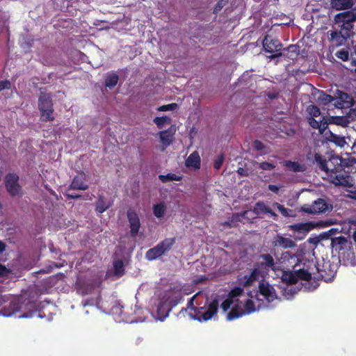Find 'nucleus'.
<instances>
[{"label": "nucleus", "mask_w": 356, "mask_h": 356, "mask_svg": "<svg viewBox=\"0 0 356 356\" xmlns=\"http://www.w3.org/2000/svg\"><path fill=\"white\" fill-rule=\"evenodd\" d=\"M238 221V216H233L231 219V220L226 221L223 223L225 226H227L228 227H233L235 225H234V222Z\"/></svg>", "instance_id": "nucleus-54"}, {"label": "nucleus", "mask_w": 356, "mask_h": 356, "mask_svg": "<svg viewBox=\"0 0 356 356\" xmlns=\"http://www.w3.org/2000/svg\"><path fill=\"white\" fill-rule=\"evenodd\" d=\"M176 128L175 125L170 126L168 129L159 131V134L163 145L167 147L172 144Z\"/></svg>", "instance_id": "nucleus-14"}, {"label": "nucleus", "mask_w": 356, "mask_h": 356, "mask_svg": "<svg viewBox=\"0 0 356 356\" xmlns=\"http://www.w3.org/2000/svg\"><path fill=\"white\" fill-rule=\"evenodd\" d=\"M65 196H66L68 200H76V199H79L81 197V195L70 194V193H65Z\"/></svg>", "instance_id": "nucleus-58"}, {"label": "nucleus", "mask_w": 356, "mask_h": 356, "mask_svg": "<svg viewBox=\"0 0 356 356\" xmlns=\"http://www.w3.org/2000/svg\"><path fill=\"white\" fill-rule=\"evenodd\" d=\"M272 243L275 247H282L284 249L291 248L296 246V243L289 238L284 237L277 234L274 237Z\"/></svg>", "instance_id": "nucleus-16"}, {"label": "nucleus", "mask_w": 356, "mask_h": 356, "mask_svg": "<svg viewBox=\"0 0 356 356\" xmlns=\"http://www.w3.org/2000/svg\"><path fill=\"white\" fill-rule=\"evenodd\" d=\"M88 188V185L86 182V175L83 172L74 176L68 186V190L86 191Z\"/></svg>", "instance_id": "nucleus-13"}, {"label": "nucleus", "mask_w": 356, "mask_h": 356, "mask_svg": "<svg viewBox=\"0 0 356 356\" xmlns=\"http://www.w3.org/2000/svg\"><path fill=\"white\" fill-rule=\"evenodd\" d=\"M355 0H330V6L336 10H349L353 8Z\"/></svg>", "instance_id": "nucleus-15"}, {"label": "nucleus", "mask_w": 356, "mask_h": 356, "mask_svg": "<svg viewBox=\"0 0 356 356\" xmlns=\"http://www.w3.org/2000/svg\"><path fill=\"white\" fill-rule=\"evenodd\" d=\"M331 245L335 251L340 252L346 249L349 246V243L346 237L340 236L332 238Z\"/></svg>", "instance_id": "nucleus-19"}, {"label": "nucleus", "mask_w": 356, "mask_h": 356, "mask_svg": "<svg viewBox=\"0 0 356 356\" xmlns=\"http://www.w3.org/2000/svg\"><path fill=\"white\" fill-rule=\"evenodd\" d=\"M125 273L124 262L121 259L113 261V273L118 277H122Z\"/></svg>", "instance_id": "nucleus-30"}, {"label": "nucleus", "mask_w": 356, "mask_h": 356, "mask_svg": "<svg viewBox=\"0 0 356 356\" xmlns=\"http://www.w3.org/2000/svg\"><path fill=\"white\" fill-rule=\"evenodd\" d=\"M275 206L277 208L279 211L282 213V216L285 217L289 216L288 209L285 208L282 204H280L279 203H275Z\"/></svg>", "instance_id": "nucleus-48"}, {"label": "nucleus", "mask_w": 356, "mask_h": 356, "mask_svg": "<svg viewBox=\"0 0 356 356\" xmlns=\"http://www.w3.org/2000/svg\"><path fill=\"white\" fill-rule=\"evenodd\" d=\"M278 95L279 93L276 92H269L267 93V97L270 99H275L277 98Z\"/></svg>", "instance_id": "nucleus-60"}, {"label": "nucleus", "mask_w": 356, "mask_h": 356, "mask_svg": "<svg viewBox=\"0 0 356 356\" xmlns=\"http://www.w3.org/2000/svg\"><path fill=\"white\" fill-rule=\"evenodd\" d=\"M252 211L257 216H259L262 213H266L267 212H270V207L266 206L264 202L259 201L255 204Z\"/></svg>", "instance_id": "nucleus-31"}, {"label": "nucleus", "mask_w": 356, "mask_h": 356, "mask_svg": "<svg viewBox=\"0 0 356 356\" xmlns=\"http://www.w3.org/2000/svg\"><path fill=\"white\" fill-rule=\"evenodd\" d=\"M343 169L341 163L332 168L327 175L330 181L338 186L351 187L353 179L350 175L343 174Z\"/></svg>", "instance_id": "nucleus-4"}, {"label": "nucleus", "mask_w": 356, "mask_h": 356, "mask_svg": "<svg viewBox=\"0 0 356 356\" xmlns=\"http://www.w3.org/2000/svg\"><path fill=\"white\" fill-rule=\"evenodd\" d=\"M54 110V109H47L44 111H40V120L42 122H51L54 120V117L53 115Z\"/></svg>", "instance_id": "nucleus-34"}, {"label": "nucleus", "mask_w": 356, "mask_h": 356, "mask_svg": "<svg viewBox=\"0 0 356 356\" xmlns=\"http://www.w3.org/2000/svg\"><path fill=\"white\" fill-rule=\"evenodd\" d=\"M153 121L159 129H162L165 124H170L171 119L168 116L156 117Z\"/></svg>", "instance_id": "nucleus-36"}, {"label": "nucleus", "mask_w": 356, "mask_h": 356, "mask_svg": "<svg viewBox=\"0 0 356 356\" xmlns=\"http://www.w3.org/2000/svg\"><path fill=\"white\" fill-rule=\"evenodd\" d=\"M267 214H270V216L273 217L274 219H276L277 215L270 208V212H267Z\"/></svg>", "instance_id": "nucleus-63"}, {"label": "nucleus", "mask_w": 356, "mask_h": 356, "mask_svg": "<svg viewBox=\"0 0 356 356\" xmlns=\"http://www.w3.org/2000/svg\"><path fill=\"white\" fill-rule=\"evenodd\" d=\"M259 168L263 170H272L275 168L273 163L264 161L259 164Z\"/></svg>", "instance_id": "nucleus-43"}, {"label": "nucleus", "mask_w": 356, "mask_h": 356, "mask_svg": "<svg viewBox=\"0 0 356 356\" xmlns=\"http://www.w3.org/2000/svg\"><path fill=\"white\" fill-rule=\"evenodd\" d=\"M237 172L238 175H242V176L248 175V174L245 173V170L243 168H238V169L237 170Z\"/></svg>", "instance_id": "nucleus-61"}, {"label": "nucleus", "mask_w": 356, "mask_h": 356, "mask_svg": "<svg viewBox=\"0 0 356 356\" xmlns=\"http://www.w3.org/2000/svg\"><path fill=\"white\" fill-rule=\"evenodd\" d=\"M330 122L343 127H347L350 122L348 118L345 116H334L330 118Z\"/></svg>", "instance_id": "nucleus-32"}, {"label": "nucleus", "mask_w": 356, "mask_h": 356, "mask_svg": "<svg viewBox=\"0 0 356 356\" xmlns=\"http://www.w3.org/2000/svg\"><path fill=\"white\" fill-rule=\"evenodd\" d=\"M19 176L15 173H8L5 177L6 188L13 197L22 195V187L19 184Z\"/></svg>", "instance_id": "nucleus-7"}, {"label": "nucleus", "mask_w": 356, "mask_h": 356, "mask_svg": "<svg viewBox=\"0 0 356 356\" xmlns=\"http://www.w3.org/2000/svg\"><path fill=\"white\" fill-rule=\"evenodd\" d=\"M329 210V204L323 199L318 198L313 202L308 208L305 209V211L311 214L324 213Z\"/></svg>", "instance_id": "nucleus-12"}, {"label": "nucleus", "mask_w": 356, "mask_h": 356, "mask_svg": "<svg viewBox=\"0 0 356 356\" xmlns=\"http://www.w3.org/2000/svg\"><path fill=\"white\" fill-rule=\"evenodd\" d=\"M159 180L163 183H167L171 181H181L182 179V177L179 176L174 173H168L165 175H161L159 176Z\"/></svg>", "instance_id": "nucleus-33"}, {"label": "nucleus", "mask_w": 356, "mask_h": 356, "mask_svg": "<svg viewBox=\"0 0 356 356\" xmlns=\"http://www.w3.org/2000/svg\"><path fill=\"white\" fill-rule=\"evenodd\" d=\"M285 165L286 167L291 168L295 172H300L302 170L300 165L298 162L289 161L286 162Z\"/></svg>", "instance_id": "nucleus-45"}, {"label": "nucleus", "mask_w": 356, "mask_h": 356, "mask_svg": "<svg viewBox=\"0 0 356 356\" xmlns=\"http://www.w3.org/2000/svg\"><path fill=\"white\" fill-rule=\"evenodd\" d=\"M355 22L356 8L336 14L334 16L332 26L353 37Z\"/></svg>", "instance_id": "nucleus-1"}, {"label": "nucleus", "mask_w": 356, "mask_h": 356, "mask_svg": "<svg viewBox=\"0 0 356 356\" xmlns=\"http://www.w3.org/2000/svg\"><path fill=\"white\" fill-rule=\"evenodd\" d=\"M224 161H225V156L223 155V154H219L215 159H214V161H213V168L216 170H218L221 166L222 165L223 163H224Z\"/></svg>", "instance_id": "nucleus-39"}, {"label": "nucleus", "mask_w": 356, "mask_h": 356, "mask_svg": "<svg viewBox=\"0 0 356 356\" xmlns=\"http://www.w3.org/2000/svg\"><path fill=\"white\" fill-rule=\"evenodd\" d=\"M176 242L175 238H166L159 242L155 247L146 252L145 257L149 261H153L168 252Z\"/></svg>", "instance_id": "nucleus-3"}, {"label": "nucleus", "mask_w": 356, "mask_h": 356, "mask_svg": "<svg viewBox=\"0 0 356 356\" xmlns=\"http://www.w3.org/2000/svg\"><path fill=\"white\" fill-rule=\"evenodd\" d=\"M165 211V206L163 202L153 206L154 215L158 218H162L164 216Z\"/></svg>", "instance_id": "nucleus-35"}, {"label": "nucleus", "mask_w": 356, "mask_h": 356, "mask_svg": "<svg viewBox=\"0 0 356 356\" xmlns=\"http://www.w3.org/2000/svg\"><path fill=\"white\" fill-rule=\"evenodd\" d=\"M314 227L312 222H300L289 226L291 230L303 234L305 236Z\"/></svg>", "instance_id": "nucleus-21"}, {"label": "nucleus", "mask_w": 356, "mask_h": 356, "mask_svg": "<svg viewBox=\"0 0 356 356\" xmlns=\"http://www.w3.org/2000/svg\"><path fill=\"white\" fill-rule=\"evenodd\" d=\"M245 314L244 311L238 305H235L227 316L228 321H233L238 318Z\"/></svg>", "instance_id": "nucleus-29"}, {"label": "nucleus", "mask_w": 356, "mask_h": 356, "mask_svg": "<svg viewBox=\"0 0 356 356\" xmlns=\"http://www.w3.org/2000/svg\"><path fill=\"white\" fill-rule=\"evenodd\" d=\"M351 38L353 37L348 33H345L332 26L327 32V38L330 44V48L332 49L345 46L348 40Z\"/></svg>", "instance_id": "nucleus-5"}, {"label": "nucleus", "mask_w": 356, "mask_h": 356, "mask_svg": "<svg viewBox=\"0 0 356 356\" xmlns=\"http://www.w3.org/2000/svg\"><path fill=\"white\" fill-rule=\"evenodd\" d=\"M198 293H196L195 295H194L193 297H191L188 302H187V308L188 309H190L191 310H193L195 312L196 310V308L194 307V300H195V298H196V296H197Z\"/></svg>", "instance_id": "nucleus-53"}, {"label": "nucleus", "mask_w": 356, "mask_h": 356, "mask_svg": "<svg viewBox=\"0 0 356 356\" xmlns=\"http://www.w3.org/2000/svg\"><path fill=\"white\" fill-rule=\"evenodd\" d=\"M127 216L131 229L130 234L132 237H135L138 234L140 227L138 215L135 210L129 209L127 211Z\"/></svg>", "instance_id": "nucleus-11"}, {"label": "nucleus", "mask_w": 356, "mask_h": 356, "mask_svg": "<svg viewBox=\"0 0 356 356\" xmlns=\"http://www.w3.org/2000/svg\"><path fill=\"white\" fill-rule=\"evenodd\" d=\"M10 270L5 266L0 264V277H7Z\"/></svg>", "instance_id": "nucleus-55"}, {"label": "nucleus", "mask_w": 356, "mask_h": 356, "mask_svg": "<svg viewBox=\"0 0 356 356\" xmlns=\"http://www.w3.org/2000/svg\"><path fill=\"white\" fill-rule=\"evenodd\" d=\"M111 207V203L108 202L104 195H99L96 201V211L102 213Z\"/></svg>", "instance_id": "nucleus-27"}, {"label": "nucleus", "mask_w": 356, "mask_h": 356, "mask_svg": "<svg viewBox=\"0 0 356 356\" xmlns=\"http://www.w3.org/2000/svg\"><path fill=\"white\" fill-rule=\"evenodd\" d=\"M335 56L343 61H347L349 58V52L347 49H342L338 51Z\"/></svg>", "instance_id": "nucleus-40"}, {"label": "nucleus", "mask_w": 356, "mask_h": 356, "mask_svg": "<svg viewBox=\"0 0 356 356\" xmlns=\"http://www.w3.org/2000/svg\"><path fill=\"white\" fill-rule=\"evenodd\" d=\"M262 44L266 52L273 54L268 56L270 60L282 56V44L278 39L273 38L270 35H267L264 37Z\"/></svg>", "instance_id": "nucleus-6"}, {"label": "nucleus", "mask_w": 356, "mask_h": 356, "mask_svg": "<svg viewBox=\"0 0 356 356\" xmlns=\"http://www.w3.org/2000/svg\"><path fill=\"white\" fill-rule=\"evenodd\" d=\"M183 298L184 296L181 289L175 286L165 291L163 299L173 308L183 300Z\"/></svg>", "instance_id": "nucleus-8"}, {"label": "nucleus", "mask_w": 356, "mask_h": 356, "mask_svg": "<svg viewBox=\"0 0 356 356\" xmlns=\"http://www.w3.org/2000/svg\"><path fill=\"white\" fill-rule=\"evenodd\" d=\"M186 166L188 168H194L199 169L200 168L201 159L197 152L191 153L186 159L185 162Z\"/></svg>", "instance_id": "nucleus-24"}, {"label": "nucleus", "mask_w": 356, "mask_h": 356, "mask_svg": "<svg viewBox=\"0 0 356 356\" xmlns=\"http://www.w3.org/2000/svg\"><path fill=\"white\" fill-rule=\"evenodd\" d=\"M252 145H253L254 148L255 149H257V151H262L265 148L264 144L259 140H254Z\"/></svg>", "instance_id": "nucleus-51"}, {"label": "nucleus", "mask_w": 356, "mask_h": 356, "mask_svg": "<svg viewBox=\"0 0 356 356\" xmlns=\"http://www.w3.org/2000/svg\"><path fill=\"white\" fill-rule=\"evenodd\" d=\"M234 300L228 297L222 302L221 309L223 310V312H227L230 308Z\"/></svg>", "instance_id": "nucleus-46"}, {"label": "nucleus", "mask_w": 356, "mask_h": 356, "mask_svg": "<svg viewBox=\"0 0 356 356\" xmlns=\"http://www.w3.org/2000/svg\"><path fill=\"white\" fill-rule=\"evenodd\" d=\"M11 88V83L8 80L0 81V92L5 89H10Z\"/></svg>", "instance_id": "nucleus-52"}, {"label": "nucleus", "mask_w": 356, "mask_h": 356, "mask_svg": "<svg viewBox=\"0 0 356 356\" xmlns=\"http://www.w3.org/2000/svg\"><path fill=\"white\" fill-rule=\"evenodd\" d=\"M227 3V0H219L216 4L213 13L218 14Z\"/></svg>", "instance_id": "nucleus-44"}, {"label": "nucleus", "mask_w": 356, "mask_h": 356, "mask_svg": "<svg viewBox=\"0 0 356 356\" xmlns=\"http://www.w3.org/2000/svg\"><path fill=\"white\" fill-rule=\"evenodd\" d=\"M298 281V277H296V270L293 273H291L289 275L288 282L291 284H296Z\"/></svg>", "instance_id": "nucleus-56"}, {"label": "nucleus", "mask_w": 356, "mask_h": 356, "mask_svg": "<svg viewBox=\"0 0 356 356\" xmlns=\"http://www.w3.org/2000/svg\"><path fill=\"white\" fill-rule=\"evenodd\" d=\"M334 97L326 94L324 91L318 90L317 96V102L320 106H333Z\"/></svg>", "instance_id": "nucleus-25"}, {"label": "nucleus", "mask_w": 356, "mask_h": 356, "mask_svg": "<svg viewBox=\"0 0 356 356\" xmlns=\"http://www.w3.org/2000/svg\"><path fill=\"white\" fill-rule=\"evenodd\" d=\"M352 238L354 243L356 244V229L353 232Z\"/></svg>", "instance_id": "nucleus-64"}, {"label": "nucleus", "mask_w": 356, "mask_h": 356, "mask_svg": "<svg viewBox=\"0 0 356 356\" xmlns=\"http://www.w3.org/2000/svg\"><path fill=\"white\" fill-rule=\"evenodd\" d=\"M259 293L265 297L267 301L272 302L275 300L276 295L273 287L264 283L259 284Z\"/></svg>", "instance_id": "nucleus-18"}, {"label": "nucleus", "mask_w": 356, "mask_h": 356, "mask_svg": "<svg viewBox=\"0 0 356 356\" xmlns=\"http://www.w3.org/2000/svg\"><path fill=\"white\" fill-rule=\"evenodd\" d=\"M119 81V76L115 72L108 74L104 80V86L109 89L114 88L118 84Z\"/></svg>", "instance_id": "nucleus-28"}, {"label": "nucleus", "mask_w": 356, "mask_h": 356, "mask_svg": "<svg viewBox=\"0 0 356 356\" xmlns=\"http://www.w3.org/2000/svg\"><path fill=\"white\" fill-rule=\"evenodd\" d=\"M218 301L216 299L213 300L208 305L207 310L201 315L204 321L211 319L218 312Z\"/></svg>", "instance_id": "nucleus-20"}, {"label": "nucleus", "mask_w": 356, "mask_h": 356, "mask_svg": "<svg viewBox=\"0 0 356 356\" xmlns=\"http://www.w3.org/2000/svg\"><path fill=\"white\" fill-rule=\"evenodd\" d=\"M320 121L316 120L314 118H308V122L309 125L315 129H318V128L321 127V123H319Z\"/></svg>", "instance_id": "nucleus-49"}, {"label": "nucleus", "mask_w": 356, "mask_h": 356, "mask_svg": "<svg viewBox=\"0 0 356 356\" xmlns=\"http://www.w3.org/2000/svg\"><path fill=\"white\" fill-rule=\"evenodd\" d=\"M314 267H310L309 268L313 270L315 268L316 273L314 271H308L305 269H298L296 270V277H298V280L309 281L312 279V275H314V279L320 280H323L326 282H331L334 277V272L332 270H329V273H327L326 268L327 265L323 266V269H320L318 266L316 264H313Z\"/></svg>", "instance_id": "nucleus-2"}, {"label": "nucleus", "mask_w": 356, "mask_h": 356, "mask_svg": "<svg viewBox=\"0 0 356 356\" xmlns=\"http://www.w3.org/2000/svg\"><path fill=\"white\" fill-rule=\"evenodd\" d=\"M334 99L333 106L337 108H349L353 103V99L350 95L339 90L336 91Z\"/></svg>", "instance_id": "nucleus-10"}, {"label": "nucleus", "mask_w": 356, "mask_h": 356, "mask_svg": "<svg viewBox=\"0 0 356 356\" xmlns=\"http://www.w3.org/2000/svg\"><path fill=\"white\" fill-rule=\"evenodd\" d=\"M6 249V245L3 242L0 241V254L3 252Z\"/></svg>", "instance_id": "nucleus-62"}, {"label": "nucleus", "mask_w": 356, "mask_h": 356, "mask_svg": "<svg viewBox=\"0 0 356 356\" xmlns=\"http://www.w3.org/2000/svg\"><path fill=\"white\" fill-rule=\"evenodd\" d=\"M269 191L277 193L280 191V187L276 185L269 184L268 186Z\"/></svg>", "instance_id": "nucleus-59"}, {"label": "nucleus", "mask_w": 356, "mask_h": 356, "mask_svg": "<svg viewBox=\"0 0 356 356\" xmlns=\"http://www.w3.org/2000/svg\"><path fill=\"white\" fill-rule=\"evenodd\" d=\"M259 259L260 261L255 264V266L262 273H267L270 270H276V262L270 254H261L259 255Z\"/></svg>", "instance_id": "nucleus-9"}, {"label": "nucleus", "mask_w": 356, "mask_h": 356, "mask_svg": "<svg viewBox=\"0 0 356 356\" xmlns=\"http://www.w3.org/2000/svg\"><path fill=\"white\" fill-rule=\"evenodd\" d=\"M38 109L44 111L47 109H54L52 98L50 94L41 92L38 98Z\"/></svg>", "instance_id": "nucleus-17"}, {"label": "nucleus", "mask_w": 356, "mask_h": 356, "mask_svg": "<svg viewBox=\"0 0 356 356\" xmlns=\"http://www.w3.org/2000/svg\"><path fill=\"white\" fill-rule=\"evenodd\" d=\"M172 309V308L170 307V305H168V302L162 298L161 301L158 305L156 309L159 318L161 321L165 319L167 316H168V314Z\"/></svg>", "instance_id": "nucleus-22"}, {"label": "nucleus", "mask_w": 356, "mask_h": 356, "mask_svg": "<svg viewBox=\"0 0 356 356\" xmlns=\"http://www.w3.org/2000/svg\"><path fill=\"white\" fill-rule=\"evenodd\" d=\"M289 259L296 260L297 257L295 254H291V253L289 252H285L282 254L280 259L282 260V262H284L286 259Z\"/></svg>", "instance_id": "nucleus-50"}, {"label": "nucleus", "mask_w": 356, "mask_h": 356, "mask_svg": "<svg viewBox=\"0 0 356 356\" xmlns=\"http://www.w3.org/2000/svg\"><path fill=\"white\" fill-rule=\"evenodd\" d=\"M314 162L318 165L322 171H324L326 173V175H327L332 169L329 167L327 161L324 158V156L319 153H315Z\"/></svg>", "instance_id": "nucleus-26"}, {"label": "nucleus", "mask_w": 356, "mask_h": 356, "mask_svg": "<svg viewBox=\"0 0 356 356\" xmlns=\"http://www.w3.org/2000/svg\"><path fill=\"white\" fill-rule=\"evenodd\" d=\"M178 105L176 103H171L166 105L161 106L158 108L159 111H174L177 108Z\"/></svg>", "instance_id": "nucleus-42"}, {"label": "nucleus", "mask_w": 356, "mask_h": 356, "mask_svg": "<svg viewBox=\"0 0 356 356\" xmlns=\"http://www.w3.org/2000/svg\"><path fill=\"white\" fill-rule=\"evenodd\" d=\"M307 111L310 115L309 118H316L318 117L321 115L320 109L318 106L315 105H310L308 108Z\"/></svg>", "instance_id": "nucleus-38"}, {"label": "nucleus", "mask_w": 356, "mask_h": 356, "mask_svg": "<svg viewBox=\"0 0 356 356\" xmlns=\"http://www.w3.org/2000/svg\"><path fill=\"white\" fill-rule=\"evenodd\" d=\"M243 292V289L239 286H236L233 288L229 293L228 297L230 298L232 300L233 298H236L239 296H241Z\"/></svg>", "instance_id": "nucleus-41"}, {"label": "nucleus", "mask_w": 356, "mask_h": 356, "mask_svg": "<svg viewBox=\"0 0 356 356\" xmlns=\"http://www.w3.org/2000/svg\"><path fill=\"white\" fill-rule=\"evenodd\" d=\"M261 273L262 272L254 266V269L249 275L243 276V286L248 287L252 286L253 283L258 280L259 274Z\"/></svg>", "instance_id": "nucleus-23"}, {"label": "nucleus", "mask_w": 356, "mask_h": 356, "mask_svg": "<svg viewBox=\"0 0 356 356\" xmlns=\"http://www.w3.org/2000/svg\"><path fill=\"white\" fill-rule=\"evenodd\" d=\"M245 314H251L255 312V305L253 300L248 299L244 304Z\"/></svg>", "instance_id": "nucleus-37"}, {"label": "nucleus", "mask_w": 356, "mask_h": 356, "mask_svg": "<svg viewBox=\"0 0 356 356\" xmlns=\"http://www.w3.org/2000/svg\"><path fill=\"white\" fill-rule=\"evenodd\" d=\"M339 159L338 158H332L327 162V164L330 168H334V166H337L339 163Z\"/></svg>", "instance_id": "nucleus-57"}, {"label": "nucleus", "mask_w": 356, "mask_h": 356, "mask_svg": "<svg viewBox=\"0 0 356 356\" xmlns=\"http://www.w3.org/2000/svg\"><path fill=\"white\" fill-rule=\"evenodd\" d=\"M319 123H321V127L318 128V130L321 134H323V132L327 129L328 124H331L330 122V119L327 120L325 118H323Z\"/></svg>", "instance_id": "nucleus-47"}]
</instances>
